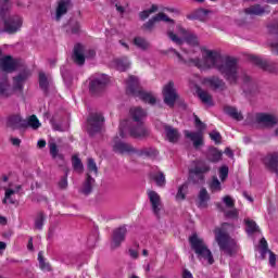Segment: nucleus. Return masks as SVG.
I'll use <instances>...</instances> for the list:
<instances>
[{
    "label": "nucleus",
    "mask_w": 278,
    "mask_h": 278,
    "mask_svg": "<svg viewBox=\"0 0 278 278\" xmlns=\"http://www.w3.org/2000/svg\"><path fill=\"white\" fill-rule=\"evenodd\" d=\"M200 51L202 59L195 58L187 61L174 48L168 50V52L174 53V55L178 58V62L182 64H191V66H197L200 71L215 68L229 84L238 83V60L236 58L223 55L220 51L212 50L205 46L201 47Z\"/></svg>",
    "instance_id": "f257e3e1"
},
{
    "label": "nucleus",
    "mask_w": 278,
    "mask_h": 278,
    "mask_svg": "<svg viewBox=\"0 0 278 278\" xmlns=\"http://www.w3.org/2000/svg\"><path fill=\"white\" fill-rule=\"evenodd\" d=\"M8 1L9 0H0V23H3L8 34H16V31H21V27H23V16H10V5Z\"/></svg>",
    "instance_id": "f03ea898"
},
{
    "label": "nucleus",
    "mask_w": 278,
    "mask_h": 278,
    "mask_svg": "<svg viewBox=\"0 0 278 278\" xmlns=\"http://www.w3.org/2000/svg\"><path fill=\"white\" fill-rule=\"evenodd\" d=\"M126 92L140 99L143 103H149V105H155V103H157V98L153 92L144 91L142 87H140V81L136 76L128 77L126 81Z\"/></svg>",
    "instance_id": "7ed1b4c3"
},
{
    "label": "nucleus",
    "mask_w": 278,
    "mask_h": 278,
    "mask_svg": "<svg viewBox=\"0 0 278 278\" xmlns=\"http://www.w3.org/2000/svg\"><path fill=\"white\" fill-rule=\"evenodd\" d=\"M225 227H227V224L224 225L222 228H216L214 230L215 241L217 242L220 251H223L225 255H229V257H231L238 253V242L229 237V233H227Z\"/></svg>",
    "instance_id": "20e7f679"
},
{
    "label": "nucleus",
    "mask_w": 278,
    "mask_h": 278,
    "mask_svg": "<svg viewBox=\"0 0 278 278\" xmlns=\"http://www.w3.org/2000/svg\"><path fill=\"white\" fill-rule=\"evenodd\" d=\"M167 37L169 38V40H172V42H175V45L178 46H181L185 42H187V45H190L191 47L199 46V37L188 31L181 25H177L175 31L168 29Z\"/></svg>",
    "instance_id": "39448f33"
},
{
    "label": "nucleus",
    "mask_w": 278,
    "mask_h": 278,
    "mask_svg": "<svg viewBox=\"0 0 278 278\" xmlns=\"http://www.w3.org/2000/svg\"><path fill=\"white\" fill-rule=\"evenodd\" d=\"M189 242L191 244V249L194 250V253L198 255L199 260L206 262V264H214V256H212V251L207 249V245L203 241V239L199 238L197 233H193L189 238Z\"/></svg>",
    "instance_id": "423d86ee"
},
{
    "label": "nucleus",
    "mask_w": 278,
    "mask_h": 278,
    "mask_svg": "<svg viewBox=\"0 0 278 278\" xmlns=\"http://www.w3.org/2000/svg\"><path fill=\"white\" fill-rule=\"evenodd\" d=\"M194 122L198 131L190 132V130H185V136L186 138H189L191 142H193V147H195V149H199V147L203 144V131L207 129V126L203 122H201V119L197 115L194 116Z\"/></svg>",
    "instance_id": "0eeeda50"
},
{
    "label": "nucleus",
    "mask_w": 278,
    "mask_h": 278,
    "mask_svg": "<svg viewBox=\"0 0 278 278\" xmlns=\"http://www.w3.org/2000/svg\"><path fill=\"white\" fill-rule=\"evenodd\" d=\"M113 151L115 153H119L121 155H125V153H137L138 155H149V151L140 150L137 151L131 144L118 141V137L114 138Z\"/></svg>",
    "instance_id": "6e6552de"
},
{
    "label": "nucleus",
    "mask_w": 278,
    "mask_h": 278,
    "mask_svg": "<svg viewBox=\"0 0 278 278\" xmlns=\"http://www.w3.org/2000/svg\"><path fill=\"white\" fill-rule=\"evenodd\" d=\"M29 77H31V72H29V70L27 68H24L22 72H20L16 76L13 77L11 86L13 94L15 92H20V94H23L25 83L27 81V79H29Z\"/></svg>",
    "instance_id": "1a4fd4ad"
},
{
    "label": "nucleus",
    "mask_w": 278,
    "mask_h": 278,
    "mask_svg": "<svg viewBox=\"0 0 278 278\" xmlns=\"http://www.w3.org/2000/svg\"><path fill=\"white\" fill-rule=\"evenodd\" d=\"M210 165L205 162H198L193 169H190V178L193 179L194 184L203 181L205 173H210Z\"/></svg>",
    "instance_id": "9d476101"
},
{
    "label": "nucleus",
    "mask_w": 278,
    "mask_h": 278,
    "mask_svg": "<svg viewBox=\"0 0 278 278\" xmlns=\"http://www.w3.org/2000/svg\"><path fill=\"white\" fill-rule=\"evenodd\" d=\"M103 115L101 113H93L87 119V130L90 135L99 132L103 127Z\"/></svg>",
    "instance_id": "9b49d317"
},
{
    "label": "nucleus",
    "mask_w": 278,
    "mask_h": 278,
    "mask_svg": "<svg viewBox=\"0 0 278 278\" xmlns=\"http://www.w3.org/2000/svg\"><path fill=\"white\" fill-rule=\"evenodd\" d=\"M110 81V78H108V75L105 74H98L93 78H91V81L89 84V90L90 92H93V94H97V92H101L105 86H108V83Z\"/></svg>",
    "instance_id": "f8f14e48"
},
{
    "label": "nucleus",
    "mask_w": 278,
    "mask_h": 278,
    "mask_svg": "<svg viewBox=\"0 0 278 278\" xmlns=\"http://www.w3.org/2000/svg\"><path fill=\"white\" fill-rule=\"evenodd\" d=\"M177 90L175 89V83L169 81L167 85L163 88V98L164 103L168 105L169 108H173L175 105V102L177 101Z\"/></svg>",
    "instance_id": "ddd939ff"
},
{
    "label": "nucleus",
    "mask_w": 278,
    "mask_h": 278,
    "mask_svg": "<svg viewBox=\"0 0 278 278\" xmlns=\"http://www.w3.org/2000/svg\"><path fill=\"white\" fill-rule=\"evenodd\" d=\"M148 198L150 201V205L154 215L160 218V214H162V210H164V204H162V198L157 192L153 190H148Z\"/></svg>",
    "instance_id": "4468645a"
},
{
    "label": "nucleus",
    "mask_w": 278,
    "mask_h": 278,
    "mask_svg": "<svg viewBox=\"0 0 278 278\" xmlns=\"http://www.w3.org/2000/svg\"><path fill=\"white\" fill-rule=\"evenodd\" d=\"M169 23L170 25H175V21H173L166 13H159L150 18L147 23L143 24L142 29L146 31H153V27H155V23Z\"/></svg>",
    "instance_id": "2eb2a0df"
},
{
    "label": "nucleus",
    "mask_w": 278,
    "mask_h": 278,
    "mask_svg": "<svg viewBox=\"0 0 278 278\" xmlns=\"http://www.w3.org/2000/svg\"><path fill=\"white\" fill-rule=\"evenodd\" d=\"M0 71H3V73L18 71V60L13 59L11 55L2 56L0 59Z\"/></svg>",
    "instance_id": "dca6fc26"
},
{
    "label": "nucleus",
    "mask_w": 278,
    "mask_h": 278,
    "mask_svg": "<svg viewBox=\"0 0 278 278\" xmlns=\"http://www.w3.org/2000/svg\"><path fill=\"white\" fill-rule=\"evenodd\" d=\"M127 237V227L122 226L116 228L113 231L111 249H118L123 242H125V238Z\"/></svg>",
    "instance_id": "f3484780"
},
{
    "label": "nucleus",
    "mask_w": 278,
    "mask_h": 278,
    "mask_svg": "<svg viewBox=\"0 0 278 278\" xmlns=\"http://www.w3.org/2000/svg\"><path fill=\"white\" fill-rule=\"evenodd\" d=\"M131 138H137L138 140H144L151 136V130L144 126V123H139L137 126H132L129 129Z\"/></svg>",
    "instance_id": "a211bd4d"
},
{
    "label": "nucleus",
    "mask_w": 278,
    "mask_h": 278,
    "mask_svg": "<svg viewBox=\"0 0 278 278\" xmlns=\"http://www.w3.org/2000/svg\"><path fill=\"white\" fill-rule=\"evenodd\" d=\"M256 123L264 127H275L278 123V117L274 114L258 113L256 115Z\"/></svg>",
    "instance_id": "6ab92c4d"
},
{
    "label": "nucleus",
    "mask_w": 278,
    "mask_h": 278,
    "mask_svg": "<svg viewBox=\"0 0 278 278\" xmlns=\"http://www.w3.org/2000/svg\"><path fill=\"white\" fill-rule=\"evenodd\" d=\"M14 94V89L10 84L8 76H0V97L2 99H10Z\"/></svg>",
    "instance_id": "aec40b11"
},
{
    "label": "nucleus",
    "mask_w": 278,
    "mask_h": 278,
    "mask_svg": "<svg viewBox=\"0 0 278 278\" xmlns=\"http://www.w3.org/2000/svg\"><path fill=\"white\" fill-rule=\"evenodd\" d=\"M7 127L11 129H23L27 127V121L23 119L18 114H14L8 117Z\"/></svg>",
    "instance_id": "412c9836"
},
{
    "label": "nucleus",
    "mask_w": 278,
    "mask_h": 278,
    "mask_svg": "<svg viewBox=\"0 0 278 278\" xmlns=\"http://www.w3.org/2000/svg\"><path fill=\"white\" fill-rule=\"evenodd\" d=\"M162 128L164 129V135L166 140H168V142H179V130H177V128H174L173 126L163 124Z\"/></svg>",
    "instance_id": "4be33fe9"
},
{
    "label": "nucleus",
    "mask_w": 278,
    "mask_h": 278,
    "mask_svg": "<svg viewBox=\"0 0 278 278\" xmlns=\"http://www.w3.org/2000/svg\"><path fill=\"white\" fill-rule=\"evenodd\" d=\"M244 12L250 16H264V14H268V12H270V9L268 5L262 7L260 4H254L250 8H247Z\"/></svg>",
    "instance_id": "5701e85b"
},
{
    "label": "nucleus",
    "mask_w": 278,
    "mask_h": 278,
    "mask_svg": "<svg viewBox=\"0 0 278 278\" xmlns=\"http://www.w3.org/2000/svg\"><path fill=\"white\" fill-rule=\"evenodd\" d=\"M73 61L75 64H78L79 66L84 65L86 62V55H84V46L81 45H76L74 47V52H73Z\"/></svg>",
    "instance_id": "b1692460"
},
{
    "label": "nucleus",
    "mask_w": 278,
    "mask_h": 278,
    "mask_svg": "<svg viewBox=\"0 0 278 278\" xmlns=\"http://www.w3.org/2000/svg\"><path fill=\"white\" fill-rule=\"evenodd\" d=\"M130 116L135 123H142L147 118V111L140 106H135L130 109Z\"/></svg>",
    "instance_id": "393cba45"
},
{
    "label": "nucleus",
    "mask_w": 278,
    "mask_h": 278,
    "mask_svg": "<svg viewBox=\"0 0 278 278\" xmlns=\"http://www.w3.org/2000/svg\"><path fill=\"white\" fill-rule=\"evenodd\" d=\"M68 8H71V0H60L56 7V21H60L66 12H68Z\"/></svg>",
    "instance_id": "a878e982"
},
{
    "label": "nucleus",
    "mask_w": 278,
    "mask_h": 278,
    "mask_svg": "<svg viewBox=\"0 0 278 278\" xmlns=\"http://www.w3.org/2000/svg\"><path fill=\"white\" fill-rule=\"evenodd\" d=\"M207 201H210V193L207 192V189L202 188L198 194V201L197 205L200 208L207 207Z\"/></svg>",
    "instance_id": "bb28decb"
},
{
    "label": "nucleus",
    "mask_w": 278,
    "mask_h": 278,
    "mask_svg": "<svg viewBox=\"0 0 278 278\" xmlns=\"http://www.w3.org/2000/svg\"><path fill=\"white\" fill-rule=\"evenodd\" d=\"M21 185H16L13 189L12 188H4V199L2 200L3 204L5 205L8 201L14 204L12 200V195L21 192Z\"/></svg>",
    "instance_id": "cd10ccee"
},
{
    "label": "nucleus",
    "mask_w": 278,
    "mask_h": 278,
    "mask_svg": "<svg viewBox=\"0 0 278 278\" xmlns=\"http://www.w3.org/2000/svg\"><path fill=\"white\" fill-rule=\"evenodd\" d=\"M92 186H94V178L90 176V174H87L86 180L83 184V187L80 189L81 194H85V197H88L92 192Z\"/></svg>",
    "instance_id": "c85d7f7f"
},
{
    "label": "nucleus",
    "mask_w": 278,
    "mask_h": 278,
    "mask_svg": "<svg viewBox=\"0 0 278 278\" xmlns=\"http://www.w3.org/2000/svg\"><path fill=\"white\" fill-rule=\"evenodd\" d=\"M204 84L211 86V88L223 89L225 88V81L216 76L204 78Z\"/></svg>",
    "instance_id": "c756f323"
},
{
    "label": "nucleus",
    "mask_w": 278,
    "mask_h": 278,
    "mask_svg": "<svg viewBox=\"0 0 278 278\" xmlns=\"http://www.w3.org/2000/svg\"><path fill=\"white\" fill-rule=\"evenodd\" d=\"M129 59L122 58V59H114L112 62V66L116 68V71H127L129 68Z\"/></svg>",
    "instance_id": "7c9ffc66"
},
{
    "label": "nucleus",
    "mask_w": 278,
    "mask_h": 278,
    "mask_svg": "<svg viewBox=\"0 0 278 278\" xmlns=\"http://www.w3.org/2000/svg\"><path fill=\"white\" fill-rule=\"evenodd\" d=\"M244 223H245V231L247 233H249V236L253 233H257V231H260V226H257L255 220L247 218Z\"/></svg>",
    "instance_id": "2f4dec72"
},
{
    "label": "nucleus",
    "mask_w": 278,
    "mask_h": 278,
    "mask_svg": "<svg viewBox=\"0 0 278 278\" xmlns=\"http://www.w3.org/2000/svg\"><path fill=\"white\" fill-rule=\"evenodd\" d=\"M134 45L137 47V49H141V51H147L151 47V43H149L148 40L142 37H135Z\"/></svg>",
    "instance_id": "473e14b6"
},
{
    "label": "nucleus",
    "mask_w": 278,
    "mask_h": 278,
    "mask_svg": "<svg viewBox=\"0 0 278 278\" xmlns=\"http://www.w3.org/2000/svg\"><path fill=\"white\" fill-rule=\"evenodd\" d=\"M225 112L226 114H228V116H230L231 118H235V121H242V118H244L242 116V113L233 106H226Z\"/></svg>",
    "instance_id": "72a5a7b5"
},
{
    "label": "nucleus",
    "mask_w": 278,
    "mask_h": 278,
    "mask_svg": "<svg viewBox=\"0 0 278 278\" xmlns=\"http://www.w3.org/2000/svg\"><path fill=\"white\" fill-rule=\"evenodd\" d=\"M151 178L155 181L159 188H164L166 186V176H164V173L159 172L156 174H151Z\"/></svg>",
    "instance_id": "f704fd0d"
},
{
    "label": "nucleus",
    "mask_w": 278,
    "mask_h": 278,
    "mask_svg": "<svg viewBox=\"0 0 278 278\" xmlns=\"http://www.w3.org/2000/svg\"><path fill=\"white\" fill-rule=\"evenodd\" d=\"M87 175H94L97 177V175H99V167L97 166V162H94V159L89 157L87 160Z\"/></svg>",
    "instance_id": "c9c22d12"
},
{
    "label": "nucleus",
    "mask_w": 278,
    "mask_h": 278,
    "mask_svg": "<svg viewBox=\"0 0 278 278\" xmlns=\"http://www.w3.org/2000/svg\"><path fill=\"white\" fill-rule=\"evenodd\" d=\"M51 83V76H47L45 72L39 73V86L41 90H47L49 84Z\"/></svg>",
    "instance_id": "e433bc0d"
},
{
    "label": "nucleus",
    "mask_w": 278,
    "mask_h": 278,
    "mask_svg": "<svg viewBox=\"0 0 278 278\" xmlns=\"http://www.w3.org/2000/svg\"><path fill=\"white\" fill-rule=\"evenodd\" d=\"M186 194H188V182H185L178 187L176 201H186Z\"/></svg>",
    "instance_id": "4c0bfd02"
},
{
    "label": "nucleus",
    "mask_w": 278,
    "mask_h": 278,
    "mask_svg": "<svg viewBox=\"0 0 278 278\" xmlns=\"http://www.w3.org/2000/svg\"><path fill=\"white\" fill-rule=\"evenodd\" d=\"M207 14H210V11L205 9H198L189 16V18L203 21L204 18H207Z\"/></svg>",
    "instance_id": "58836bf2"
},
{
    "label": "nucleus",
    "mask_w": 278,
    "mask_h": 278,
    "mask_svg": "<svg viewBox=\"0 0 278 278\" xmlns=\"http://www.w3.org/2000/svg\"><path fill=\"white\" fill-rule=\"evenodd\" d=\"M198 97L205 105H212V96L207 91L198 89Z\"/></svg>",
    "instance_id": "ea45409f"
},
{
    "label": "nucleus",
    "mask_w": 278,
    "mask_h": 278,
    "mask_svg": "<svg viewBox=\"0 0 278 278\" xmlns=\"http://www.w3.org/2000/svg\"><path fill=\"white\" fill-rule=\"evenodd\" d=\"M251 62L256 64V66H261V68H264V71H270V65H268V62L260 59L258 56L252 55L250 56Z\"/></svg>",
    "instance_id": "a19ab883"
},
{
    "label": "nucleus",
    "mask_w": 278,
    "mask_h": 278,
    "mask_svg": "<svg viewBox=\"0 0 278 278\" xmlns=\"http://www.w3.org/2000/svg\"><path fill=\"white\" fill-rule=\"evenodd\" d=\"M157 12V5L153 4L150 9L141 11L139 13V17L141 21H147L151 16V14H155Z\"/></svg>",
    "instance_id": "79ce46f5"
},
{
    "label": "nucleus",
    "mask_w": 278,
    "mask_h": 278,
    "mask_svg": "<svg viewBox=\"0 0 278 278\" xmlns=\"http://www.w3.org/2000/svg\"><path fill=\"white\" fill-rule=\"evenodd\" d=\"M72 166L76 173H84V164L81 163V160L77 156L72 157Z\"/></svg>",
    "instance_id": "37998d69"
},
{
    "label": "nucleus",
    "mask_w": 278,
    "mask_h": 278,
    "mask_svg": "<svg viewBox=\"0 0 278 278\" xmlns=\"http://www.w3.org/2000/svg\"><path fill=\"white\" fill-rule=\"evenodd\" d=\"M222 157H223V152L216 149H213L210 151V155H208L210 162H214V163L220 162Z\"/></svg>",
    "instance_id": "c03bdc74"
},
{
    "label": "nucleus",
    "mask_w": 278,
    "mask_h": 278,
    "mask_svg": "<svg viewBox=\"0 0 278 278\" xmlns=\"http://www.w3.org/2000/svg\"><path fill=\"white\" fill-rule=\"evenodd\" d=\"M38 262H39V268H41L43 271L49 273V270H51V265L49 263L45 262L42 252L38 253Z\"/></svg>",
    "instance_id": "a18cd8bd"
},
{
    "label": "nucleus",
    "mask_w": 278,
    "mask_h": 278,
    "mask_svg": "<svg viewBox=\"0 0 278 278\" xmlns=\"http://www.w3.org/2000/svg\"><path fill=\"white\" fill-rule=\"evenodd\" d=\"M26 127H31V129H38L40 127V121H38V117L36 115H31L28 117V121H26Z\"/></svg>",
    "instance_id": "49530a36"
},
{
    "label": "nucleus",
    "mask_w": 278,
    "mask_h": 278,
    "mask_svg": "<svg viewBox=\"0 0 278 278\" xmlns=\"http://www.w3.org/2000/svg\"><path fill=\"white\" fill-rule=\"evenodd\" d=\"M50 155L55 160V157H60L62 160V154H60V150L58 149V144L55 142L49 143Z\"/></svg>",
    "instance_id": "de8ad7c7"
},
{
    "label": "nucleus",
    "mask_w": 278,
    "mask_h": 278,
    "mask_svg": "<svg viewBox=\"0 0 278 278\" xmlns=\"http://www.w3.org/2000/svg\"><path fill=\"white\" fill-rule=\"evenodd\" d=\"M210 188L212 192H220V190H223V187L220 186V180H218L217 177H213Z\"/></svg>",
    "instance_id": "09e8293b"
},
{
    "label": "nucleus",
    "mask_w": 278,
    "mask_h": 278,
    "mask_svg": "<svg viewBox=\"0 0 278 278\" xmlns=\"http://www.w3.org/2000/svg\"><path fill=\"white\" fill-rule=\"evenodd\" d=\"M45 214L43 213H39L35 219V227L36 229L41 230L42 227H45Z\"/></svg>",
    "instance_id": "8fccbe9b"
},
{
    "label": "nucleus",
    "mask_w": 278,
    "mask_h": 278,
    "mask_svg": "<svg viewBox=\"0 0 278 278\" xmlns=\"http://www.w3.org/2000/svg\"><path fill=\"white\" fill-rule=\"evenodd\" d=\"M68 169H65V177L61 178V180L59 181V188H61V190H66L68 188Z\"/></svg>",
    "instance_id": "3c124183"
},
{
    "label": "nucleus",
    "mask_w": 278,
    "mask_h": 278,
    "mask_svg": "<svg viewBox=\"0 0 278 278\" xmlns=\"http://www.w3.org/2000/svg\"><path fill=\"white\" fill-rule=\"evenodd\" d=\"M229 177V167L227 165H224L219 168V179L220 181H225Z\"/></svg>",
    "instance_id": "603ef678"
},
{
    "label": "nucleus",
    "mask_w": 278,
    "mask_h": 278,
    "mask_svg": "<svg viewBox=\"0 0 278 278\" xmlns=\"http://www.w3.org/2000/svg\"><path fill=\"white\" fill-rule=\"evenodd\" d=\"M260 247H261V254L262 255H266V253L270 252V250H268V242L266 241L265 238L261 239Z\"/></svg>",
    "instance_id": "864d4df0"
},
{
    "label": "nucleus",
    "mask_w": 278,
    "mask_h": 278,
    "mask_svg": "<svg viewBox=\"0 0 278 278\" xmlns=\"http://www.w3.org/2000/svg\"><path fill=\"white\" fill-rule=\"evenodd\" d=\"M223 201H224L226 207L233 208V206L236 205V202L233 201V199L230 195H225L223 198Z\"/></svg>",
    "instance_id": "5fc2aeb1"
},
{
    "label": "nucleus",
    "mask_w": 278,
    "mask_h": 278,
    "mask_svg": "<svg viewBox=\"0 0 278 278\" xmlns=\"http://www.w3.org/2000/svg\"><path fill=\"white\" fill-rule=\"evenodd\" d=\"M210 138L211 140H213V142H215L216 144H220V132L216 131V130H213L211 134H210Z\"/></svg>",
    "instance_id": "6e6d98bb"
},
{
    "label": "nucleus",
    "mask_w": 278,
    "mask_h": 278,
    "mask_svg": "<svg viewBox=\"0 0 278 278\" xmlns=\"http://www.w3.org/2000/svg\"><path fill=\"white\" fill-rule=\"evenodd\" d=\"M225 216L227 218H238V210L232 207L230 211L225 212Z\"/></svg>",
    "instance_id": "4d7b16f0"
},
{
    "label": "nucleus",
    "mask_w": 278,
    "mask_h": 278,
    "mask_svg": "<svg viewBox=\"0 0 278 278\" xmlns=\"http://www.w3.org/2000/svg\"><path fill=\"white\" fill-rule=\"evenodd\" d=\"M268 253H269V264L270 266H275L277 262V256L271 251H269Z\"/></svg>",
    "instance_id": "13d9d810"
},
{
    "label": "nucleus",
    "mask_w": 278,
    "mask_h": 278,
    "mask_svg": "<svg viewBox=\"0 0 278 278\" xmlns=\"http://www.w3.org/2000/svg\"><path fill=\"white\" fill-rule=\"evenodd\" d=\"M79 29H80V26H79V23H74L73 26H72V34H79Z\"/></svg>",
    "instance_id": "bf43d9fd"
},
{
    "label": "nucleus",
    "mask_w": 278,
    "mask_h": 278,
    "mask_svg": "<svg viewBox=\"0 0 278 278\" xmlns=\"http://www.w3.org/2000/svg\"><path fill=\"white\" fill-rule=\"evenodd\" d=\"M128 254L130 255V257H131L132 260H138V251H136V250H134V249H130V250L128 251Z\"/></svg>",
    "instance_id": "052dcab7"
},
{
    "label": "nucleus",
    "mask_w": 278,
    "mask_h": 278,
    "mask_svg": "<svg viewBox=\"0 0 278 278\" xmlns=\"http://www.w3.org/2000/svg\"><path fill=\"white\" fill-rule=\"evenodd\" d=\"M270 47H271V53L274 55H278V42L271 43Z\"/></svg>",
    "instance_id": "680f3d73"
},
{
    "label": "nucleus",
    "mask_w": 278,
    "mask_h": 278,
    "mask_svg": "<svg viewBox=\"0 0 278 278\" xmlns=\"http://www.w3.org/2000/svg\"><path fill=\"white\" fill-rule=\"evenodd\" d=\"M119 138H127V134H125V127H123V124L119 126Z\"/></svg>",
    "instance_id": "e2e57ef3"
},
{
    "label": "nucleus",
    "mask_w": 278,
    "mask_h": 278,
    "mask_svg": "<svg viewBox=\"0 0 278 278\" xmlns=\"http://www.w3.org/2000/svg\"><path fill=\"white\" fill-rule=\"evenodd\" d=\"M182 278H194V277L192 276V273H190L189 270L185 269L182 271Z\"/></svg>",
    "instance_id": "0e129e2a"
},
{
    "label": "nucleus",
    "mask_w": 278,
    "mask_h": 278,
    "mask_svg": "<svg viewBox=\"0 0 278 278\" xmlns=\"http://www.w3.org/2000/svg\"><path fill=\"white\" fill-rule=\"evenodd\" d=\"M243 84L244 88H247V84H251V77L249 75H243Z\"/></svg>",
    "instance_id": "69168bd1"
},
{
    "label": "nucleus",
    "mask_w": 278,
    "mask_h": 278,
    "mask_svg": "<svg viewBox=\"0 0 278 278\" xmlns=\"http://www.w3.org/2000/svg\"><path fill=\"white\" fill-rule=\"evenodd\" d=\"M37 146L39 149H45V147H47V141L41 139L37 142Z\"/></svg>",
    "instance_id": "338daca9"
},
{
    "label": "nucleus",
    "mask_w": 278,
    "mask_h": 278,
    "mask_svg": "<svg viewBox=\"0 0 278 278\" xmlns=\"http://www.w3.org/2000/svg\"><path fill=\"white\" fill-rule=\"evenodd\" d=\"M115 8L119 14H123L125 12V8H123V5H121L119 3H116Z\"/></svg>",
    "instance_id": "774afa93"
}]
</instances>
